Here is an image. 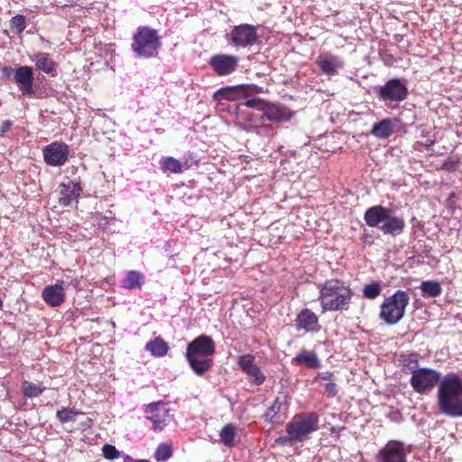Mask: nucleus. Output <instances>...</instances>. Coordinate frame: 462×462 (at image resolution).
Here are the masks:
<instances>
[{
  "label": "nucleus",
  "mask_w": 462,
  "mask_h": 462,
  "mask_svg": "<svg viewBox=\"0 0 462 462\" xmlns=\"http://www.w3.org/2000/svg\"><path fill=\"white\" fill-rule=\"evenodd\" d=\"M325 392L328 396L334 397L337 393V388L336 383H326L325 384Z\"/></svg>",
  "instance_id": "nucleus-44"
},
{
  "label": "nucleus",
  "mask_w": 462,
  "mask_h": 462,
  "mask_svg": "<svg viewBox=\"0 0 462 462\" xmlns=\"http://www.w3.org/2000/svg\"><path fill=\"white\" fill-rule=\"evenodd\" d=\"M75 415H76V412L73 411L72 410H69V409H62V410L57 411V418L61 422H68V421L72 420L74 419Z\"/></svg>",
  "instance_id": "nucleus-41"
},
{
  "label": "nucleus",
  "mask_w": 462,
  "mask_h": 462,
  "mask_svg": "<svg viewBox=\"0 0 462 462\" xmlns=\"http://www.w3.org/2000/svg\"><path fill=\"white\" fill-rule=\"evenodd\" d=\"M160 163H161V168L163 171L179 173L182 170L180 162L173 157L162 158L161 160Z\"/></svg>",
  "instance_id": "nucleus-33"
},
{
  "label": "nucleus",
  "mask_w": 462,
  "mask_h": 462,
  "mask_svg": "<svg viewBox=\"0 0 462 462\" xmlns=\"http://www.w3.org/2000/svg\"><path fill=\"white\" fill-rule=\"evenodd\" d=\"M11 125H12V123L8 120L3 122L2 125H1V132L3 134L6 133L7 131H9Z\"/></svg>",
  "instance_id": "nucleus-47"
},
{
  "label": "nucleus",
  "mask_w": 462,
  "mask_h": 462,
  "mask_svg": "<svg viewBox=\"0 0 462 462\" xmlns=\"http://www.w3.org/2000/svg\"><path fill=\"white\" fill-rule=\"evenodd\" d=\"M319 417L316 413H308L295 416L286 425L287 434L294 439L295 442L305 440L310 434L316 431L319 428Z\"/></svg>",
  "instance_id": "nucleus-6"
},
{
  "label": "nucleus",
  "mask_w": 462,
  "mask_h": 462,
  "mask_svg": "<svg viewBox=\"0 0 462 462\" xmlns=\"http://www.w3.org/2000/svg\"><path fill=\"white\" fill-rule=\"evenodd\" d=\"M102 451H103V455H104L105 458L110 459V460L118 458V457L123 458V455H125V453L116 449V448L115 446L110 445V444L104 445L102 448Z\"/></svg>",
  "instance_id": "nucleus-39"
},
{
  "label": "nucleus",
  "mask_w": 462,
  "mask_h": 462,
  "mask_svg": "<svg viewBox=\"0 0 462 462\" xmlns=\"http://www.w3.org/2000/svg\"><path fill=\"white\" fill-rule=\"evenodd\" d=\"M255 133L260 135H272L273 128L271 125H265L263 122L260 124V126L256 129Z\"/></svg>",
  "instance_id": "nucleus-42"
},
{
  "label": "nucleus",
  "mask_w": 462,
  "mask_h": 462,
  "mask_svg": "<svg viewBox=\"0 0 462 462\" xmlns=\"http://www.w3.org/2000/svg\"><path fill=\"white\" fill-rule=\"evenodd\" d=\"M22 387L24 396L28 398L37 397L45 390V387L40 384L30 383L28 381L23 382Z\"/></svg>",
  "instance_id": "nucleus-34"
},
{
  "label": "nucleus",
  "mask_w": 462,
  "mask_h": 462,
  "mask_svg": "<svg viewBox=\"0 0 462 462\" xmlns=\"http://www.w3.org/2000/svg\"><path fill=\"white\" fill-rule=\"evenodd\" d=\"M215 349L213 339L209 336L200 335L188 345L186 356L194 355L208 357L215 353Z\"/></svg>",
  "instance_id": "nucleus-14"
},
{
  "label": "nucleus",
  "mask_w": 462,
  "mask_h": 462,
  "mask_svg": "<svg viewBox=\"0 0 462 462\" xmlns=\"http://www.w3.org/2000/svg\"><path fill=\"white\" fill-rule=\"evenodd\" d=\"M172 455L171 447L168 444H160L154 453V457L157 461H165Z\"/></svg>",
  "instance_id": "nucleus-37"
},
{
  "label": "nucleus",
  "mask_w": 462,
  "mask_h": 462,
  "mask_svg": "<svg viewBox=\"0 0 462 462\" xmlns=\"http://www.w3.org/2000/svg\"><path fill=\"white\" fill-rule=\"evenodd\" d=\"M320 376L322 379L327 380L329 378L330 374L328 373H324V374H320Z\"/></svg>",
  "instance_id": "nucleus-49"
},
{
  "label": "nucleus",
  "mask_w": 462,
  "mask_h": 462,
  "mask_svg": "<svg viewBox=\"0 0 462 462\" xmlns=\"http://www.w3.org/2000/svg\"><path fill=\"white\" fill-rule=\"evenodd\" d=\"M440 373L431 368H420L411 375L410 383L417 393L427 394L429 393L437 384L439 387L443 381Z\"/></svg>",
  "instance_id": "nucleus-7"
},
{
  "label": "nucleus",
  "mask_w": 462,
  "mask_h": 462,
  "mask_svg": "<svg viewBox=\"0 0 462 462\" xmlns=\"http://www.w3.org/2000/svg\"><path fill=\"white\" fill-rule=\"evenodd\" d=\"M407 95L405 80L401 79H390L377 90L378 97L385 104L402 102L406 99Z\"/></svg>",
  "instance_id": "nucleus-8"
},
{
  "label": "nucleus",
  "mask_w": 462,
  "mask_h": 462,
  "mask_svg": "<svg viewBox=\"0 0 462 462\" xmlns=\"http://www.w3.org/2000/svg\"><path fill=\"white\" fill-rule=\"evenodd\" d=\"M446 168L450 170V169H455V165L453 164V162H446L445 164Z\"/></svg>",
  "instance_id": "nucleus-48"
},
{
  "label": "nucleus",
  "mask_w": 462,
  "mask_h": 462,
  "mask_svg": "<svg viewBox=\"0 0 462 462\" xmlns=\"http://www.w3.org/2000/svg\"><path fill=\"white\" fill-rule=\"evenodd\" d=\"M238 365L245 374L254 378L255 384L261 385L264 383L266 377L255 365L254 356L243 355L239 356Z\"/></svg>",
  "instance_id": "nucleus-20"
},
{
  "label": "nucleus",
  "mask_w": 462,
  "mask_h": 462,
  "mask_svg": "<svg viewBox=\"0 0 462 462\" xmlns=\"http://www.w3.org/2000/svg\"><path fill=\"white\" fill-rule=\"evenodd\" d=\"M145 413L146 419L152 422L153 430H162L170 421L169 410L162 402L148 404Z\"/></svg>",
  "instance_id": "nucleus-12"
},
{
  "label": "nucleus",
  "mask_w": 462,
  "mask_h": 462,
  "mask_svg": "<svg viewBox=\"0 0 462 462\" xmlns=\"http://www.w3.org/2000/svg\"><path fill=\"white\" fill-rule=\"evenodd\" d=\"M231 42L236 47H248L257 40L256 27L251 24L235 26L230 32Z\"/></svg>",
  "instance_id": "nucleus-11"
},
{
  "label": "nucleus",
  "mask_w": 462,
  "mask_h": 462,
  "mask_svg": "<svg viewBox=\"0 0 462 462\" xmlns=\"http://www.w3.org/2000/svg\"><path fill=\"white\" fill-rule=\"evenodd\" d=\"M220 439L222 443L226 447H234L235 446V438L236 436V428L229 423L226 424L223 429L220 430L219 433Z\"/></svg>",
  "instance_id": "nucleus-31"
},
{
  "label": "nucleus",
  "mask_w": 462,
  "mask_h": 462,
  "mask_svg": "<svg viewBox=\"0 0 462 462\" xmlns=\"http://www.w3.org/2000/svg\"><path fill=\"white\" fill-rule=\"evenodd\" d=\"M409 302V294L404 291L398 290L384 299L380 307L379 318L387 325L397 324L404 317Z\"/></svg>",
  "instance_id": "nucleus-4"
},
{
  "label": "nucleus",
  "mask_w": 462,
  "mask_h": 462,
  "mask_svg": "<svg viewBox=\"0 0 462 462\" xmlns=\"http://www.w3.org/2000/svg\"><path fill=\"white\" fill-rule=\"evenodd\" d=\"M275 442L280 446H292L294 443V439H291V436L287 434V436H282L276 439Z\"/></svg>",
  "instance_id": "nucleus-43"
},
{
  "label": "nucleus",
  "mask_w": 462,
  "mask_h": 462,
  "mask_svg": "<svg viewBox=\"0 0 462 462\" xmlns=\"http://www.w3.org/2000/svg\"><path fill=\"white\" fill-rule=\"evenodd\" d=\"M292 362L297 365H304L308 368H319L321 366V362L317 354L313 351L303 350L300 352L293 359Z\"/></svg>",
  "instance_id": "nucleus-25"
},
{
  "label": "nucleus",
  "mask_w": 462,
  "mask_h": 462,
  "mask_svg": "<svg viewBox=\"0 0 462 462\" xmlns=\"http://www.w3.org/2000/svg\"><path fill=\"white\" fill-rule=\"evenodd\" d=\"M14 71H15V69H13L11 67H3L1 69V74L5 79H11L12 78L14 79Z\"/></svg>",
  "instance_id": "nucleus-45"
},
{
  "label": "nucleus",
  "mask_w": 462,
  "mask_h": 462,
  "mask_svg": "<svg viewBox=\"0 0 462 462\" xmlns=\"http://www.w3.org/2000/svg\"><path fill=\"white\" fill-rule=\"evenodd\" d=\"M199 356H186V358L194 371V373L198 375H202L205 372H207L212 365V361L208 358H199Z\"/></svg>",
  "instance_id": "nucleus-27"
},
{
  "label": "nucleus",
  "mask_w": 462,
  "mask_h": 462,
  "mask_svg": "<svg viewBox=\"0 0 462 462\" xmlns=\"http://www.w3.org/2000/svg\"><path fill=\"white\" fill-rule=\"evenodd\" d=\"M439 412L449 418H462V377L447 374L437 391Z\"/></svg>",
  "instance_id": "nucleus-1"
},
{
  "label": "nucleus",
  "mask_w": 462,
  "mask_h": 462,
  "mask_svg": "<svg viewBox=\"0 0 462 462\" xmlns=\"http://www.w3.org/2000/svg\"><path fill=\"white\" fill-rule=\"evenodd\" d=\"M268 102H265L263 99L260 98H249L245 102V106L249 108L256 109L257 111L263 114V111L266 107Z\"/></svg>",
  "instance_id": "nucleus-40"
},
{
  "label": "nucleus",
  "mask_w": 462,
  "mask_h": 462,
  "mask_svg": "<svg viewBox=\"0 0 462 462\" xmlns=\"http://www.w3.org/2000/svg\"><path fill=\"white\" fill-rule=\"evenodd\" d=\"M263 92L264 89L263 87H259L254 84H242L231 88L220 89L217 94L223 96L226 99H235L237 97H248Z\"/></svg>",
  "instance_id": "nucleus-18"
},
{
  "label": "nucleus",
  "mask_w": 462,
  "mask_h": 462,
  "mask_svg": "<svg viewBox=\"0 0 462 462\" xmlns=\"http://www.w3.org/2000/svg\"><path fill=\"white\" fill-rule=\"evenodd\" d=\"M3 303H4L3 300L0 298V310H2V308H3Z\"/></svg>",
  "instance_id": "nucleus-50"
},
{
  "label": "nucleus",
  "mask_w": 462,
  "mask_h": 462,
  "mask_svg": "<svg viewBox=\"0 0 462 462\" xmlns=\"http://www.w3.org/2000/svg\"><path fill=\"white\" fill-rule=\"evenodd\" d=\"M44 162L53 167H60L66 163L69 150V146L60 142H53L42 150Z\"/></svg>",
  "instance_id": "nucleus-10"
},
{
  "label": "nucleus",
  "mask_w": 462,
  "mask_h": 462,
  "mask_svg": "<svg viewBox=\"0 0 462 462\" xmlns=\"http://www.w3.org/2000/svg\"><path fill=\"white\" fill-rule=\"evenodd\" d=\"M123 460L124 462H151L149 460H146V459H134L131 456L129 455H123Z\"/></svg>",
  "instance_id": "nucleus-46"
},
{
  "label": "nucleus",
  "mask_w": 462,
  "mask_h": 462,
  "mask_svg": "<svg viewBox=\"0 0 462 462\" xmlns=\"http://www.w3.org/2000/svg\"><path fill=\"white\" fill-rule=\"evenodd\" d=\"M379 462H406L403 443L389 441L379 452Z\"/></svg>",
  "instance_id": "nucleus-16"
},
{
  "label": "nucleus",
  "mask_w": 462,
  "mask_h": 462,
  "mask_svg": "<svg viewBox=\"0 0 462 462\" xmlns=\"http://www.w3.org/2000/svg\"><path fill=\"white\" fill-rule=\"evenodd\" d=\"M10 23L12 32L17 34L22 33L26 27L25 17L22 14H17L14 16L11 19Z\"/></svg>",
  "instance_id": "nucleus-38"
},
{
  "label": "nucleus",
  "mask_w": 462,
  "mask_h": 462,
  "mask_svg": "<svg viewBox=\"0 0 462 462\" xmlns=\"http://www.w3.org/2000/svg\"><path fill=\"white\" fill-rule=\"evenodd\" d=\"M81 190L79 182L69 180L60 183L59 186V202L64 207L70 206L73 202H78Z\"/></svg>",
  "instance_id": "nucleus-17"
},
{
  "label": "nucleus",
  "mask_w": 462,
  "mask_h": 462,
  "mask_svg": "<svg viewBox=\"0 0 462 462\" xmlns=\"http://www.w3.org/2000/svg\"><path fill=\"white\" fill-rule=\"evenodd\" d=\"M145 349L155 357H163L168 354L170 347L162 337H156L146 344Z\"/></svg>",
  "instance_id": "nucleus-28"
},
{
  "label": "nucleus",
  "mask_w": 462,
  "mask_h": 462,
  "mask_svg": "<svg viewBox=\"0 0 462 462\" xmlns=\"http://www.w3.org/2000/svg\"><path fill=\"white\" fill-rule=\"evenodd\" d=\"M420 289L422 291L423 296L437 297L441 294L442 289L440 284L435 281H425L422 282Z\"/></svg>",
  "instance_id": "nucleus-32"
},
{
  "label": "nucleus",
  "mask_w": 462,
  "mask_h": 462,
  "mask_svg": "<svg viewBox=\"0 0 462 462\" xmlns=\"http://www.w3.org/2000/svg\"><path fill=\"white\" fill-rule=\"evenodd\" d=\"M238 58L234 55L218 54L213 56L209 64L219 76H227L233 73L238 66Z\"/></svg>",
  "instance_id": "nucleus-15"
},
{
  "label": "nucleus",
  "mask_w": 462,
  "mask_h": 462,
  "mask_svg": "<svg viewBox=\"0 0 462 462\" xmlns=\"http://www.w3.org/2000/svg\"><path fill=\"white\" fill-rule=\"evenodd\" d=\"M365 220L367 226L378 227L384 235L400 236L405 228L404 218L392 214V210L383 206H374L366 209Z\"/></svg>",
  "instance_id": "nucleus-2"
},
{
  "label": "nucleus",
  "mask_w": 462,
  "mask_h": 462,
  "mask_svg": "<svg viewBox=\"0 0 462 462\" xmlns=\"http://www.w3.org/2000/svg\"><path fill=\"white\" fill-rule=\"evenodd\" d=\"M70 284H74V282L60 280L57 281L55 284L45 286L42 291V300L51 307L60 306L66 299L65 291L68 290ZM77 284L78 282L75 280V285Z\"/></svg>",
  "instance_id": "nucleus-9"
},
{
  "label": "nucleus",
  "mask_w": 462,
  "mask_h": 462,
  "mask_svg": "<svg viewBox=\"0 0 462 462\" xmlns=\"http://www.w3.org/2000/svg\"><path fill=\"white\" fill-rule=\"evenodd\" d=\"M33 70L29 66H20L15 69L14 81L23 96L33 97Z\"/></svg>",
  "instance_id": "nucleus-13"
},
{
  "label": "nucleus",
  "mask_w": 462,
  "mask_h": 462,
  "mask_svg": "<svg viewBox=\"0 0 462 462\" xmlns=\"http://www.w3.org/2000/svg\"><path fill=\"white\" fill-rule=\"evenodd\" d=\"M396 125V120L386 118L374 125L371 134L380 139H386L390 137Z\"/></svg>",
  "instance_id": "nucleus-24"
},
{
  "label": "nucleus",
  "mask_w": 462,
  "mask_h": 462,
  "mask_svg": "<svg viewBox=\"0 0 462 462\" xmlns=\"http://www.w3.org/2000/svg\"><path fill=\"white\" fill-rule=\"evenodd\" d=\"M296 328L297 330L302 329L306 332L319 331L318 316L308 309L301 310L296 319Z\"/></svg>",
  "instance_id": "nucleus-21"
},
{
  "label": "nucleus",
  "mask_w": 462,
  "mask_h": 462,
  "mask_svg": "<svg viewBox=\"0 0 462 462\" xmlns=\"http://www.w3.org/2000/svg\"><path fill=\"white\" fill-rule=\"evenodd\" d=\"M160 46L161 41L157 31L147 27L139 29L132 44L134 53L144 58L155 56Z\"/></svg>",
  "instance_id": "nucleus-5"
},
{
  "label": "nucleus",
  "mask_w": 462,
  "mask_h": 462,
  "mask_svg": "<svg viewBox=\"0 0 462 462\" xmlns=\"http://www.w3.org/2000/svg\"><path fill=\"white\" fill-rule=\"evenodd\" d=\"M401 362L403 372L405 374H414L416 371H419V362L416 354L402 355L401 356Z\"/></svg>",
  "instance_id": "nucleus-30"
},
{
  "label": "nucleus",
  "mask_w": 462,
  "mask_h": 462,
  "mask_svg": "<svg viewBox=\"0 0 462 462\" xmlns=\"http://www.w3.org/2000/svg\"><path fill=\"white\" fill-rule=\"evenodd\" d=\"M263 121V114L240 111L236 115V125L246 133H254Z\"/></svg>",
  "instance_id": "nucleus-19"
},
{
  "label": "nucleus",
  "mask_w": 462,
  "mask_h": 462,
  "mask_svg": "<svg viewBox=\"0 0 462 462\" xmlns=\"http://www.w3.org/2000/svg\"><path fill=\"white\" fill-rule=\"evenodd\" d=\"M263 116L272 122H287L291 118L292 113L285 106L267 103Z\"/></svg>",
  "instance_id": "nucleus-22"
},
{
  "label": "nucleus",
  "mask_w": 462,
  "mask_h": 462,
  "mask_svg": "<svg viewBox=\"0 0 462 462\" xmlns=\"http://www.w3.org/2000/svg\"><path fill=\"white\" fill-rule=\"evenodd\" d=\"M31 60L35 62V66L38 69L46 74H50L55 70V62L47 53L38 52L34 54Z\"/></svg>",
  "instance_id": "nucleus-26"
},
{
  "label": "nucleus",
  "mask_w": 462,
  "mask_h": 462,
  "mask_svg": "<svg viewBox=\"0 0 462 462\" xmlns=\"http://www.w3.org/2000/svg\"><path fill=\"white\" fill-rule=\"evenodd\" d=\"M144 283V276L137 271H130L123 280V286L129 290L140 289Z\"/></svg>",
  "instance_id": "nucleus-29"
},
{
  "label": "nucleus",
  "mask_w": 462,
  "mask_h": 462,
  "mask_svg": "<svg viewBox=\"0 0 462 462\" xmlns=\"http://www.w3.org/2000/svg\"><path fill=\"white\" fill-rule=\"evenodd\" d=\"M319 299L323 311H337L350 302L352 291L343 282L329 280L320 287Z\"/></svg>",
  "instance_id": "nucleus-3"
},
{
  "label": "nucleus",
  "mask_w": 462,
  "mask_h": 462,
  "mask_svg": "<svg viewBox=\"0 0 462 462\" xmlns=\"http://www.w3.org/2000/svg\"><path fill=\"white\" fill-rule=\"evenodd\" d=\"M317 64L323 73L331 75L337 73V69L343 68V60L331 54H324L318 57Z\"/></svg>",
  "instance_id": "nucleus-23"
},
{
  "label": "nucleus",
  "mask_w": 462,
  "mask_h": 462,
  "mask_svg": "<svg viewBox=\"0 0 462 462\" xmlns=\"http://www.w3.org/2000/svg\"><path fill=\"white\" fill-rule=\"evenodd\" d=\"M282 405L283 402L279 397H277L263 414L265 420L273 422L274 418L282 411Z\"/></svg>",
  "instance_id": "nucleus-36"
},
{
  "label": "nucleus",
  "mask_w": 462,
  "mask_h": 462,
  "mask_svg": "<svg viewBox=\"0 0 462 462\" xmlns=\"http://www.w3.org/2000/svg\"><path fill=\"white\" fill-rule=\"evenodd\" d=\"M382 292V286L377 282L367 283L364 286L363 294L364 297L369 300H374Z\"/></svg>",
  "instance_id": "nucleus-35"
}]
</instances>
